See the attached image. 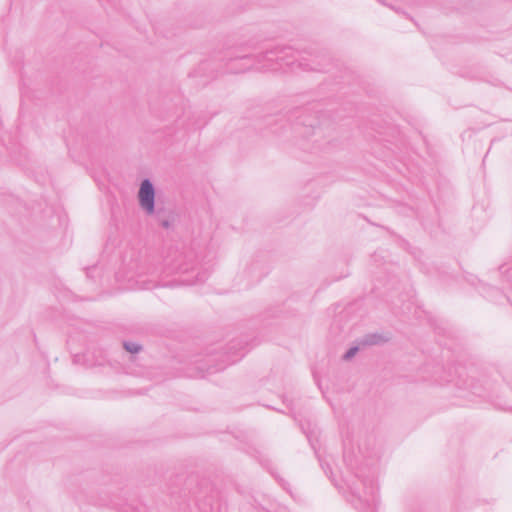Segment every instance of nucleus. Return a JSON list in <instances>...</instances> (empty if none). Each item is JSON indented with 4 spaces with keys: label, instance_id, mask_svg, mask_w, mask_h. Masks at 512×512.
I'll list each match as a JSON object with an SVG mask.
<instances>
[{
    "label": "nucleus",
    "instance_id": "6",
    "mask_svg": "<svg viewBox=\"0 0 512 512\" xmlns=\"http://www.w3.org/2000/svg\"><path fill=\"white\" fill-rule=\"evenodd\" d=\"M369 482L370 486L368 490L364 492V495H361L355 488L350 486L353 496L357 498L360 504V512H376V506L378 504L376 489L373 487L372 481Z\"/></svg>",
    "mask_w": 512,
    "mask_h": 512
},
{
    "label": "nucleus",
    "instance_id": "5",
    "mask_svg": "<svg viewBox=\"0 0 512 512\" xmlns=\"http://www.w3.org/2000/svg\"><path fill=\"white\" fill-rule=\"evenodd\" d=\"M155 187L149 178L141 181L138 191V202L147 215L155 212Z\"/></svg>",
    "mask_w": 512,
    "mask_h": 512
},
{
    "label": "nucleus",
    "instance_id": "15",
    "mask_svg": "<svg viewBox=\"0 0 512 512\" xmlns=\"http://www.w3.org/2000/svg\"><path fill=\"white\" fill-rule=\"evenodd\" d=\"M92 268H87V275L89 276V271L91 270Z\"/></svg>",
    "mask_w": 512,
    "mask_h": 512
},
{
    "label": "nucleus",
    "instance_id": "1",
    "mask_svg": "<svg viewBox=\"0 0 512 512\" xmlns=\"http://www.w3.org/2000/svg\"><path fill=\"white\" fill-rule=\"evenodd\" d=\"M238 50L244 49L239 47L231 50L222 58L226 61L227 70L231 73L245 72L253 68L259 71L283 70L284 72L287 69L295 71L296 67L303 71L325 70L320 62L312 60V63H309L304 58H297L294 50L289 46H276L257 55L241 54L237 52Z\"/></svg>",
    "mask_w": 512,
    "mask_h": 512
},
{
    "label": "nucleus",
    "instance_id": "8",
    "mask_svg": "<svg viewBox=\"0 0 512 512\" xmlns=\"http://www.w3.org/2000/svg\"><path fill=\"white\" fill-rule=\"evenodd\" d=\"M123 348L131 354H136L142 350V346L140 344L132 341H124Z\"/></svg>",
    "mask_w": 512,
    "mask_h": 512
},
{
    "label": "nucleus",
    "instance_id": "11",
    "mask_svg": "<svg viewBox=\"0 0 512 512\" xmlns=\"http://www.w3.org/2000/svg\"><path fill=\"white\" fill-rule=\"evenodd\" d=\"M155 215L157 222L163 218H166L168 213L162 208H155V212L152 214Z\"/></svg>",
    "mask_w": 512,
    "mask_h": 512
},
{
    "label": "nucleus",
    "instance_id": "14",
    "mask_svg": "<svg viewBox=\"0 0 512 512\" xmlns=\"http://www.w3.org/2000/svg\"><path fill=\"white\" fill-rule=\"evenodd\" d=\"M363 485L366 487L367 486V481L366 480H363Z\"/></svg>",
    "mask_w": 512,
    "mask_h": 512
},
{
    "label": "nucleus",
    "instance_id": "2",
    "mask_svg": "<svg viewBox=\"0 0 512 512\" xmlns=\"http://www.w3.org/2000/svg\"><path fill=\"white\" fill-rule=\"evenodd\" d=\"M317 104L296 107L289 112L288 120L293 122L297 127H301L304 131L299 133L306 138L312 139L313 150H324L331 141H323V126L329 124V120L317 109Z\"/></svg>",
    "mask_w": 512,
    "mask_h": 512
},
{
    "label": "nucleus",
    "instance_id": "13",
    "mask_svg": "<svg viewBox=\"0 0 512 512\" xmlns=\"http://www.w3.org/2000/svg\"><path fill=\"white\" fill-rule=\"evenodd\" d=\"M322 466V469L324 470L325 473H327V470L326 469H329V465L326 464V466L324 464H321Z\"/></svg>",
    "mask_w": 512,
    "mask_h": 512
},
{
    "label": "nucleus",
    "instance_id": "10",
    "mask_svg": "<svg viewBox=\"0 0 512 512\" xmlns=\"http://www.w3.org/2000/svg\"><path fill=\"white\" fill-rule=\"evenodd\" d=\"M173 221H174V215H173L172 211H168L167 217L161 219L160 221H158V223L164 229H169L172 226Z\"/></svg>",
    "mask_w": 512,
    "mask_h": 512
},
{
    "label": "nucleus",
    "instance_id": "3",
    "mask_svg": "<svg viewBox=\"0 0 512 512\" xmlns=\"http://www.w3.org/2000/svg\"><path fill=\"white\" fill-rule=\"evenodd\" d=\"M244 345L241 341H231L224 351L209 352L204 359L197 362V370L199 376L204 377L206 374H213L224 370L226 366L239 361L244 356Z\"/></svg>",
    "mask_w": 512,
    "mask_h": 512
},
{
    "label": "nucleus",
    "instance_id": "9",
    "mask_svg": "<svg viewBox=\"0 0 512 512\" xmlns=\"http://www.w3.org/2000/svg\"><path fill=\"white\" fill-rule=\"evenodd\" d=\"M362 346L359 345V343L355 346H351L343 355V360L345 361H349L351 360L357 353L358 351L360 350Z\"/></svg>",
    "mask_w": 512,
    "mask_h": 512
},
{
    "label": "nucleus",
    "instance_id": "12",
    "mask_svg": "<svg viewBox=\"0 0 512 512\" xmlns=\"http://www.w3.org/2000/svg\"><path fill=\"white\" fill-rule=\"evenodd\" d=\"M279 483L282 485V487H283L284 489H286V490H287V488H286V483L283 481V479H279Z\"/></svg>",
    "mask_w": 512,
    "mask_h": 512
},
{
    "label": "nucleus",
    "instance_id": "7",
    "mask_svg": "<svg viewBox=\"0 0 512 512\" xmlns=\"http://www.w3.org/2000/svg\"><path fill=\"white\" fill-rule=\"evenodd\" d=\"M388 341L383 334L380 333H368L359 339V345L362 347L380 345Z\"/></svg>",
    "mask_w": 512,
    "mask_h": 512
},
{
    "label": "nucleus",
    "instance_id": "4",
    "mask_svg": "<svg viewBox=\"0 0 512 512\" xmlns=\"http://www.w3.org/2000/svg\"><path fill=\"white\" fill-rule=\"evenodd\" d=\"M165 265L169 268L170 272L186 274H193L192 277L182 279L181 282L187 285L204 282L207 279L206 273H201L197 264L191 261V256L179 252L178 250H170L165 257Z\"/></svg>",
    "mask_w": 512,
    "mask_h": 512
}]
</instances>
